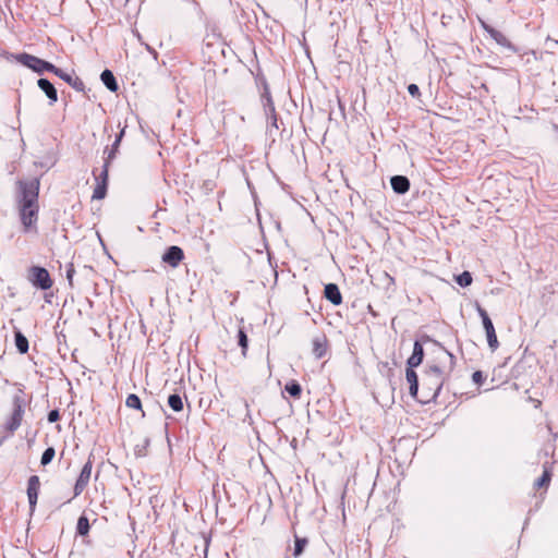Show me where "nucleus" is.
<instances>
[{"label":"nucleus","instance_id":"obj_9","mask_svg":"<svg viewBox=\"0 0 558 558\" xmlns=\"http://www.w3.org/2000/svg\"><path fill=\"white\" fill-rule=\"evenodd\" d=\"M39 487H40L39 477L37 475H32L27 482V497H28V502H29V507L32 510L35 509V506L37 504Z\"/></svg>","mask_w":558,"mask_h":558},{"label":"nucleus","instance_id":"obj_36","mask_svg":"<svg viewBox=\"0 0 558 558\" xmlns=\"http://www.w3.org/2000/svg\"><path fill=\"white\" fill-rule=\"evenodd\" d=\"M47 418H48V422H50V423H54V422L59 421V418H60V413H59V411H58V410H51V411L48 413Z\"/></svg>","mask_w":558,"mask_h":558},{"label":"nucleus","instance_id":"obj_22","mask_svg":"<svg viewBox=\"0 0 558 558\" xmlns=\"http://www.w3.org/2000/svg\"><path fill=\"white\" fill-rule=\"evenodd\" d=\"M89 521L86 515H81L77 520L76 532L78 535L85 536L89 532Z\"/></svg>","mask_w":558,"mask_h":558},{"label":"nucleus","instance_id":"obj_16","mask_svg":"<svg viewBox=\"0 0 558 558\" xmlns=\"http://www.w3.org/2000/svg\"><path fill=\"white\" fill-rule=\"evenodd\" d=\"M414 368L415 367H411V366L407 365L405 377H407V381L410 385V387H409L410 395L413 398H416L417 391H418V378H417V374L414 371Z\"/></svg>","mask_w":558,"mask_h":558},{"label":"nucleus","instance_id":"obj_12","mask_svg":"<svg viewBox=\"0 0 558 558\" xmlns=\"http://www.w3.org/2000/svg\"><path fill=\"white\" fill-rule=\"evenodd\" d=\"M324 295L333 305H340L342 303V295L336 283L326 284Z\"/></svg>","mask_w":558,"mask_h":558},{"label":"nucleus","instance_id":"obj_39","mask_svg":"<svg viewBox=\"0 0 558 558\" xmlns=\"http://www.w3.org/2000/svg\"><path fill=\"white\" fill-rule=\"evenodd\" d=\"M207 553H208V548L206 547L205 550H204V554H205L204 558H207Z\"/></svg>","mask_w":558,"mask_h":558},{"label":"nucleus","instance_id":"obj_27","mask_svg":"<svg viewBox=\"0 0 558 558\" xmlns=\"http://www.w3.org/2000/svg\"><path fill=\"white\" fill-rule=\"evenodd\" d=\"M125 404H126V407H129L131 409H136V410L142 409L141 399L137 395H134V393H131L128 396V398L125 400Z\"/></svg>","mask_w":558,"mask_h":558},{"label":"nucleus","instance_id":"obj_3","mask_svg":"<svg viewBox=\"0 0 558 558\" xmlns=\"http://www.w3.org/2000/svg\"><path fill=\"white\" fill-rule=\"evenodd\" d=\"M25 399L22 392H17L12 398V411L4 418L2 429L7 433L5 437L12 436L21 426L25 414Z\"/></svg>","mask_w":558,"mask_h":558},{"label":"nucleus","instance_id":"obj_10","mask_svg":"<svg viewBox=\"0 0 558 558\" xmlns=\"http://www.w3.org/2000/svg\"><path fill=\"white\" fill-rule=\"evenodd\" d=\"M312 352L316 359H322L325 356L328 348V339L326 335L320 333L313 338L312 340Z\"/></svg>","mask_w":558,"mask_h":558},{"label":"nucleus","instance_id":"obj_4","mask_svg":"<svg viewBox=\"0 0 558 558\" xmlns=\"http://www.w3.org/2000/svg\"><path fill=\"white\" fill-rule=\"evenodd\" d=\"M16 60L24 66L32 69L34 72L38 74H43L45 71L54 73L57 69V66L52 63L28 53L17 54Z\"/></svg>","mask_w":558,"mask_h":558},{"label":"nucleus","instance_id":"obj_14","mask_svg":"<svg viewBox=\"0 0 558 558\" xmlns=\"http://www.w3.org/2000/svg\"><path fill=\"white\" fill-rule=\"evenodd\" d=\"M38 87L46 94L50 104H54L58 100V93L53 84L47 78H39L37 81Z\"/></svg>","mask_w":558,"mask_h":558},{"label":"nucleus","instance_id":"obj_35","mask_svg":"<svg viewBox=\"0 0 558 558\" xmlns=\"http://www.w3.org/2000/svg\"><path fill=\"white\" fill-rule=\"evenodd\" d=\"M472 379L475 384L481 385L484 381L485 376L483 375V373L481 371H476L473 373Z\"/></svg>","mask_w":558,"mask_h":558},{"label":"nucleus","instance_id":"obj_31","mask_svg":"<svg viewBox=\"0 0 558 558\" xmlns=\"http://www.w3.org/2000/svg\"><path fill=\"white\" fill-rule=\"evenodd\" d=\"M550 482V473L547 470H544L542 476L535 482V486L541 488L543 486L548 485Z\"/></svg>","mask_w":558,"mask_h":558},{"label":"nucleus","instance_id":"obj_17","mask_svg":"<svg viewBox=\"0 0 558 558\" xmlns=\"http://www.w3.org/2000/svg\"><path fill=\"white\" fill-rule=\"evenodd\" d=\"M375 280L379 287L385 289L386 291L393 292L395 291V278L391 277L388 272L381 271L378 272L375 277Z\"/></svg>","mask_w":558,"mask_h":558},{"label":"nucleus","instance_id":"obj_24","mask_svg":"<svg viewBox=\"0 0 558 558\" xmlns=\"http://www.w3.org/2000/svg\"><path fill=\"white\" fill-rule=\"evenodd\" d=\"M284 389L293 398H299L301 396V392H302L301 385L298 381H295V380L289 381L286 385Z\"/></svg>","mask_w":558,"mask_h":558},{"label":"nucleus","instance_id":"obj_15","mask_svg":"<svg viewBox=\"0 0 558 558\" xmlns=\"http://www.w3.org/2000/svg\"><path fill=\"white\" fill-rule=\"evenodd\" d=\"M390 184H391L392 190L397 194H404L410 189V181L404 175H393V177H391Z\"/></svg>","mask_w":558,"mask_h":558},{"label":"nucleus","instance_id":"obj_8","mask_svg":"<svg viewBox=\"0 0 558 558\" xmlns=\"http://www.w3.org/2000/svg\"><path fill=\"white\" fill-rule=\"evenodd\" d=\"M92 469H93V463L90 460H88L80 475H78V478L76 480V483H75V486H74V497H77L78 495H81L83 493V490L86 488V486L88 485V482L90 480V475H92Z\"/></svg>","mask_w":558,"mask_h":558},{"label":"nucleus","instance_id":"obj_38","mask_svg":"<svg viewBox=\"0 0 558 558\" xmlns=\"http://www.w3.org/2000/svg\"><path fill=\"white\" fill-rule=\"evenodd\" d=\"M423 341H430L429 336H424V337H423Z\"/></svg>","mask_w":558,"mask_h":558},{"label":"nucleus","instance_id":"obj_23","mask_svg":"<svg viewBox=\"0 0 558 558\" xmlns=\"http://www.w3.org/2000/svg\"><path fill=\"white\" fill-rule=\"evenodd\" d=\"M168 404L174 412H180L183 410V401L180 395L173 393L168 398Z\"/></svg>","mask_w":558,"mask_h":558},{"label":"nucleus","instance_id":"obj_1","mask_svg":"<svg viewBox=\"0 0 558 558\" xmlns=\"http://www.w3.org/2000/svg\"><path fill=\"white\" fill-rule=\"evenodd\" d=\"M437 345L440 348V356L438 357V364H427L423 376H422V385H423V393L426 398V401L435 400L448 375L452 372L456 365V357L452 353L447 351L444 347H441L438 342L435 341Z\"/></svg>","mask_w":558,"mask_h":558},{"label":"nucleus","instance_id":"obj_7","mask_svg":"<svg viewBox=\"0 0 558 558\" xmlns=\"http://www.w3.org/2000/svg\"><path fill=\"white\" fill-rule=\"evenodd\" d=\"M183 258L184 252L178 245L169 246L161 256V260L173 268L178 267Z\"/></svg>","mask_w":558,"mask_h":558},{"label":"nucleus","instance_id":"obj_25","mask_svg":"<svg viewBox=\"0 0 558 558\" xmlns=\"http://www.w3.org/2000/svg\"><path fill=\"white\" fill-rule=\"evenodd\" d=\"M123 135H124V129L121 130L120 133L117 134L116 140L111 146V149L108 153V157H107L108 160H112L116 157V154L118 151V148L122 141Z\"/></svg>","mask_w":558,"mask_h":558},{"label":"nucleus","instance_id":"obj_32","mask_svg":"<svg viewBox=\"0 0 558 558\" xmlns=\"http://www.w3.org/2000/svg\"><path fill=\"white\" fill-rule=\"evenodd\" d=\"M307 541L305 538H295V543H294V556L298 557L300 556L303 550H304V547L306 545Z\"/></svg>","mask_w":558,"mask_h":558},{"label":"nucleus","instance_id":"obj_13","mask_svg":"<svg viewBox=\"0 0 558 558\" xmlns=\"http://www.w3.org/2000/svg\"><path fill=\"white\" fill-rule=\"evenodd\" d=\"M424 359V349L422 343L416 340L413 344V352L407 361V365L411 367H417Z\"/></svg>","mask_w":558,"mask_h":558},{"label":"nucleus","instance_id":"obj_6","mask_svg":"<svg viewBox=\"0 0 558 558\" xmlns=\"http://www.w3.org/2000/svg\"><path fill=\"white\" fill-rule=\"evenodd\" d=\"M476 310H477L480 317L482 318L483 327L485 329L486 337H487L488 347L490 348L492 351H495L499 347V342H498V339L496 336V331H495L493 322L489 318L487 312L481 305L477 304Z\"/></svg>","mask_w":558,"mask_h":558},{"label":"nucleus","instance_id":"obj_26","mask_svg":"<svg viewBox=\"0 0 558 558\" xmlns=\"http://www.w3.org/2000/svg\"><path fill=\"white\" fill-rule=\"evenodd\" d=\"M107 193V183L105 181H99L94 190L93 198L94 199H102L105 198Z\"/></svg>","mask_w":558,"mask_h":558},{"label":"nucleus","instance_id":"obj_33","mask_svg":"<svg viewBox=\"0 0 558 558\" xmlns=\"http://www.w3.org/2000/svg\"><path fill=\"white\" fill-rule=\"evenodd\" d=\"M75 274V269L73 264H69L66 267V279L70 287H73V276Z\"/></svg>","mask_w":558,"mask_h":558},{"label":"nucleus","instance_id":"obj_11","mask_svg":"<svg viewBox=\"0 0 558 558\" xmlns=\"http://www.w3.org/2000/svg\"><path fill=\"white\" fill-rule=\"evenodd\" d=\"M53 74L63 80L64 82H66L71 87H73L77 92H82L85 88V85L80 77L73 76L72 74L64 72L60 68H57Z\"/></svg>","mask_w":558,"mask_h":558},{"label":"nucleus","instance_id":"obj_20","mask_svg":"<svg viewBox=\"0 0 558 558\" xmlns=\"http://www.w3.org/2000/svg\"><path fill=\"white\" fill-rule=\"evenodd\" d=\"M263 100H265V111H266V114H270L271 116V124L272 126L277 128L278 129V125H277V117H276V113H275V106H274V102L271 100V97H270V94L268 92H265V94L263 95Z\"/></svg>","mask_w":558,"mask_h":558},{"label":"nucleus","instance_id":"obj_5","mask_svg":"<svg viewBox=\"0 0 558 558\" xmlns=\"http://www.w3.org/2000/svg\"><path fill=\"white\" fill-rule=\"evenodd\" d=\"M28 280L33 286L41 290H48L52 286V280L48 270L39 266L31 267Z\"/></svg>","mask_w":558,"mask_h":558},{"label":"nucleus","instance_id":"obj_2","mask_svg":"<svg viewBox=\"0 0 558 558\" xmlns=\"http://www.w3.org/2000/svg\"><path fill=\"white\" fill-rule=\"evenodd\" d=\"M16 205L20 211L21 222L25 231L35 227L38 220V195H39V179L19 180L16 182Z\"/></svg>","mask_w":558,"mask_h":558},{"label":"nucleus","instance_id":"obj_30","mask_svg":"<svg viewBox=\"0 0 558 558\" xmlns=\"http://www.w3.org/2000/svg\"><path fill=\"white\" fill-rule=\"evenodd\" d=\"M238 339H239V341H238L239 345L242 348V353H243V355H245V351L247 349L248 340H247V336H246V333L244 332L243 329L239 330Z\"/></svg>","mask_w":558,"mask_h":558},{"label":"nucleus","instance_id":"obj_18","mask_svg":"<svg viewBox=\"0 0 558 558\" xmlns=\"http://www.w3.org/2000/svg\"><path fill=\"white\" fill-rule=\"evenodd\" d=\"M485 31L490 35V37L500 46L512 48L508 38L499 31L484 24Z\"/></svg>","mask_w":558,"mask_h":558},{"label":"nucleus","instance_id":"obj_29","mask_svg":"<svg viewBox=\"0 0 558 558\" xmlns=\"http://www.w3.org/2000/svg\"><path fill=\"white\" fill-rule=\"evenodd\" d=\"M54 454H56V451L52 447H48L44 452H43V456H41V459H40V463L43 465H47L49 464L52 459L54 458Z\"/></svg>","mask_w":558,"mask_h":558},{"label":"nucleus","instance_id":"obj_21","mask_svg":"<svg viewBox=\"0 0 558 558\" xmlns=\"http://www.w3.org/2000/svg\"><path fill=\"white\" fill-rule=\"evenodd\" d=\"M14 338L17 351L22 354L26 353L28 351L27 338L19 329H15L14 331Z\"/></svg>","mask_w":558,"mask_h":558},{"label":"nucleus","instance_id":"obj_19","mask_svg":"<svg viewBox=\"0 0 558 558\" xmlns=\"http://www.w3.org/2000/svg\"><path fill=\"white\" fill-rule=\"evenodd\" d=\"M100 80L110 92L118 90L119 86L117 80L110 70L102 71V73L100 74Z\"/></svg>","mask_w":558,"mask_h":558},{"label":"nucleus","instance_id":"obj_37","mask_svg":"<svg viewBox=\"0 0 558 558\" xmlns=\"http://www.w3.org/2000/svg\"><path fill=\"white\" fill-rule=\"evenodd\" d=\"M408 92L413 97L420 96V88H418V86L416 84H410L408 86Z\"/></svg>","mask_w":558,"mask_h":558},{"label":"nucleus","instance_id":"obj_34","mask_svg":"<svg viewBox=\"0 0 558 558\" xmlns=\"http://www.w3.org/2000/svg\"><path fill=\"white\" fill-rule=\"evenodd\" d=\"M109 162H110V160L107 159L105 165H104L102 171H101L99 178H97V180L100 179V181H105L106 183L108 182V167H109Z\"/></svg>","mask_w":558,"mask_h":558},{"label":"nucleus","instance_id":"obj_28","mask_svg":"<svg viewBox=\"0 0 558 558\" xmlns=\"http://www.w3.org/2000/svg\"><path fill=\"white\" fill-rule=\"evenodd\" d=\"M456 282L460 287H468L472 283V275L469 271H463L462 274L456 277Z\"/></svg>","mask_w":558,"mask_h":558}]
</instances>
